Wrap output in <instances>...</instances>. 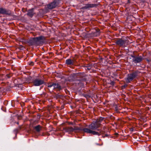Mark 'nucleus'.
Segmentation results:
<instances>
[{"label":"nucleus","instance_id":"nucleus-16","mask_svg":"<svg viewBox=\"0 0 151 151\" xmlns=\"http://www.w3.org/2000/svg\"><path fill=\"white\" fill-rule=\"evenodd\" d=\"M127 86V85L125 84L122 86V89L125 88Z\"/></svg>","mask_w":151,"mask_h":151},{"label":"nucleus","instance_id":"nucleus-15","mask_svg":"<svg viewBox=\"0 0 151 151\" xmlns=\"http://www.w3.org/2000/svg\"><path fill=\"white\" fill-rule=\"evenodd\" d=\"M99 31L100 30L99 29H97L96 32V35H99Z\"/></svg>","mask_w":151,"mask_h":151},{"label":"nucleus","instance_id":"nucleus-17","mask_svg":"<svg viewBox=\"0 0 151 151\" xmlns=\"http://www.w3.org/2000/svg\"><path fill=\"white\" fill-rule=\"evenodd\" d=\"M111 85H114V82H112L111 83Z\"/></svg>","mask_w":151,"mask_h":151},{"label":"nucleus","instance_id":"nucleus-7","mask_svg":"<svg viewBox=\"0 0 151 151\" xmlns=\"http://www.w3.org/2000/svg\"><path fill=\"white\" fill-rule=\"evenodd\" d=\"M11 13V11L7 9L0 7V14L9 15Z\"/></svg>","mask_w":151,"mask_h":151},{"label":"nucleus","instance_id":"nucleus-20","mask_svg":"<svg viewBox=\"0 0 151 151\" xmlns=\"http://www.w3.org/2000/svg\"><path fill=\"white\" fill-rule=\"evenodd\" d=\"M87 69L89 70L91 69V67H88L87 68Z\"/></svg>","mask_w":151,"mask_h":151},{"label":"nucleus","instance_id":"nucleus-21","mask_svg":"<svg viewBox=\"0 0 151 151\" xmlns=\"http://www.w3.org/2000/svg\"><path fill=\"white\" fill-rule=\"evenodd\" d=\"M115 134V135H117L118 134V133H116Z\"/></svg>","mask_w":151,"mask_h":151},{"label":"nucleus","instance_id":"nucleus-12","mask_svg":"<svg viewBox=\"0 0 151 151\" xmlns=\"http://www.w3.org/2000/svg\"><path fill=\"white\" fill-rule=\"evenodd\" d=\"M75 62L74 60H72L70 59H68L65 61V63L68 65H73Z\"/></svg>","mask_w":151,"mask_h":151},{"label":"nucleus","instance_id":"nucleus-11","mask_svg":"<svg viewBox=\"0 0 151 151\" xmlns=\"http://www.w3.org/2000/svg\"><path fill=\"white\" fill-rule=\"evenodd\" d=\"M35 14L34 9L32 8L28 10L27 15L30 17H32Z\"/></svg>","mask_w":151,"mask_h":151},{"label":"nucleus","instance_id":"nucleus-5","mask_svg":"<svg viewBox=\"0 0 151 151\" xmlns=\"http://www.w3.org/2000/svg\"><path fill=\"white\" fill-rule=\"evenodd\" d=\"M128 41L126 40H123L122 39H119L116 40V44L120 47H124L128 45Z\"/></svg>","mask_w":151,"mask_h":151},{"label":"nucleus","instance_id":"nucleus-8","mask_svg":"<svg viewBox=\"0 0 151 151\" xmlns=\"http://www.w3.org/2000/svg\"><path fill=\"white\" fill-rule=\"evenodd\" d=\"M58 5L57 0H54L53 2L47 5V8L50 9H52L56 7Z\"/></svg>","mask_w":151,"mask_h":151},{"label":"nucleus","instance_id":"nucleus-9","mask_svg":"<svg viewBox=\"0 0 151 151\" xmlns=\"http://www.w3.org/2000/svg\"><path fill=\"white\" fill-rule=\"evenodd\" d=\"M44 83V81L39 79H36L33 81L34 85L36 86H40Z\"/></svg>","mask_w":151,"mask_h":151},{"label":"nucleus","instance_id":"nucleus-4","mask_svg":"<svg viewBox=\"0 0 151 151\" xmlns=\"http://www.w3.org/2000/svg\"><path fill=\"white\" fill-rule=\"evenodd\" d=\"M139 73L138 71H136L132 73L128 74L125 79L127 83H129L134 78L138 76Z\"/></svg>","mask_w":151,"mask_h":151},{"label":"nucleus","instance_id":"nucleus-3","mask_svg":"<svg viewBox=\"0 0 151 151\" xmlns=\"http://www.w3.org/2000/svg\"><path fill=\"white\" fill-rule=\"evenodd\" d=\"M132 57V62L133 64H136L140 63L143 59V57L139 55H136L134 54L132 55H131Z\"/></svg>","mask_w":151,"mask_h":151},{"label":"nucleus","instance_id":"nucleus-18","mask_svg":"<svg viewBox=\"0 0 151 151\" xmlns=\"http://www.w3.org/2000/svg\"><path fill=\"white\" fill-rule=\"evenodd\" d=\"M29 64V65H33V63L32 62H31V63H30Z\"/></svg>","mask_w":151,"mask_h":151},{"label":"nucleus","instance_id":"nucleus-1","mask_svg":"<svg viewBox=\"0 0 151 151\" xmlns=\"http://www.w3.org/2000/svg\"><path fill=\"white\" fill-rule=\"evenodd\" d=\"M104 119V118L100 117L95 121L93 122L88 126V128H85L82 129V131L87 133L91 134L94 135H100V134L95 130L99 131L97 129L101 125V123Z\"/></svg>","mask_w":151,"mask_h":151},{"label":"nucleus","instance_id":"nucleus-13","mask_svg":"<svg viewBox=\"0 0 151 151\" xmlns=\"http://www.w3.org/2000/svg\"><path fill=\"white\" fill-rule=\"evenodd\" d=\"M63 130L65 132H73L74 130V129L71 127H67L64 128Z\"/></svg>","mask_w":151,"mask_h":151},{"label":"nucleus","instance_id":"nucleus-19","mask_svg":"<svg viewBox=\"0 0 151 151\" xmlns=\"http://www.w3.org/2000/svg\"><path fill=\"white\" fill-rule=\"evenodd\" d=\"M147 62L149 63V62L151 60H148V59H147Z\"/></svg>","mask_w":151,"mask_h":151},{"label":"nucleus","instance_id":"nucleus-2","mask_svg":"<svg viewBox=\"0 0 151 151\" xmlns=\"http://www.w3.org/2000/svg\"><path fill=\"white\" fill-rule=\"evenodd\" d=\"M45 40V37L43 36H40L39 37H33L27 41L28 45L30 46H37L39 45L41 42H43Z\"/></svg>","mask_w":151,"mask_h":151},{"label":"nucleus","instance_id":"nucleus-6","mask_svg":"<svg viewBox=\"0 0 151 151\" xmlns=\"http://www.w3.org/2000/svg\"><path fill=\"white\" fill-rule=\"evenodd\" d=\"M47 86L49 88L52 87L53 89L60 91L62 89L60 85L58 83H50L48 84Z\"/></svg>","mask_w":151,"mask_h":151},{"label":"nucleus","instance_id":"nucleus-10","mask_svg":"<svg viewBox=\"0 0 151 151\" xmlns=\"http://www.w3.org/2000/svg\"><path fill=\"white\" fill-rule=\"evenodd\" d=\"M96 4H88L86 5L85 6L83 7L82 9H89L90 8L96 6Z\"/></svg>","mask_w":151,"mask_h":151},{"label":"nucleus","instance_id":"nucleus-14","mask_svg":"<svg viewBox=\"0 0 151 151\" xmlns=\"http://www.w3.org/2000/svg\"><path fill=\"white\" fill-rule=\"evenodd\" d=\"M34 129L36 132H39L42 129V127L40 125H38L35 126L34 127Z\"/></svg>","mask_w":151,"mask_h":151}]
</instances>
